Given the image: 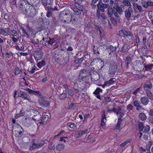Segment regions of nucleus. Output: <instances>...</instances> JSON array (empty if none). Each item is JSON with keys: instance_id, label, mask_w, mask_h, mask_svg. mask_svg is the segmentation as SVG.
<instances>
[{"instance_id": "obj_1", "label": "nucleus", "mask_w": 153, "mask_h": 153, "mask_svg": "<svg viewBox=\"0 0 153 153\" xmlns=\"http://www.w3.org/2000/svg\"><path fill=\"white\" fill-rule=\"evenodd\" d=\"M72 16L71 12L68 10H66L60 13L59 18L62 23H68L71 21Z\"/></svg>"}, {"instance_id": "obj_2", "label": "nucleus", "mask_w": 153, "mask_h": 153, "mask_svg": "<svg viewBox=\"0 0 153 153\" xmlns=\"http://www.w3.org/2000/svg\"><path fill=\"white\" fill-rule=\"evenodd\" d=\"M79 79H73L70 82L71 86L74 85L73 87H72L69 89L67 92L68 94L70 96H72L75 94L79 92V89L78 84L81 81Z\"/></svg>"}, {"instance_id": "obj_3", "label": "nucleus", "mask_w": 153, "mask_h": 153, "mask_svg": "<svg viewBox=\"0 0 153 153\" xmlns=\"http://www.w3.org/2000/svg\"><path fill=\"white\" fill-rule=\"evenodd\" d=\"M13 134L17 137H19L23 134V129L21 126L18 123L15 124L12 129Z\"/></svg>"}, {"instance_id": "obj_4", "label": "nucleus", "mask_w": 153, "mask_h": 153, "mask_svg": "<svg viewBox=\"0 0 153 153\" xmlns=\"http://www.w3.org/2000/svg\"><path fill=\"white\" fill-rule=\"evenodd\" d=\"M71 8L77 15H79L83 12L84 7L82 4H74V6H71Z\"/></svg>"}, {"instance_id": "obj_5", "label": "nucleus", "mask_w": 153, "mask_h": 153, "mask_svg": "<svg viewBox=\"0 0 153 153\" xmlns=\"http://www.w3.org/2000/svg\"><path fill=\"white\" fill-rule=\"evenodd\" d=\"M23 13L30 17H34L36 13L35 8L33 7H30L28 9H25V11H23Z\"/></svg>"}, {"instance_id": "obj_6", "label": "nucleus", "mask_w": 153, "mask_h": 153, "mask_svg": "<svg viewBox=\"0 0 153 153\" xmlns=\"http://www.w3.org/2000/svg\"><path fill=\"white\" fill-rule=\"evenodd\" d=\"M133 10L131 7H128L124 11L125 16L127 20H129L132 16Z\"/></svg>"}, {"instance_id": "obj_7", "label": "nucleus", "mask_w": 153, "mask_h": 153, "mask_svg": "<svg viewBox=\"0 0 153 153\" xmlns=\"http://www.w3.org/2000/svg\"><path fill=\"white\" fill-rule=\"evenodd\" d=\"M143 64V62H142L140 60H136L132 64V68L135 70L136 71H141V67Z\"/></svg>"}, {"instance_id": "obj_8", "label": "nucleus", "mask_w": 153, "mask_h": 153, "mask_svg": "<svg viewBox=\"0 0 153 153\" xmlns=\"http://www.w3.org/2000/svg\"><path fill=\"white\" fill-rule=\"evenodd\" d=\"M117 70V66L116 63L114 62H112L109 66L108 73L112 75L115 74Z\"/></svg>"}, {"instance_id": "obj_9", "label": "nucleus", "mask_w": 153, "mask_h": 153, "mask_svg": "<svg viewBox=\"0 0 153 153\" xmlns=\"http://www.w3.org/2000/svg\"><path fill=\"white\" fill-rule=\"evenodd\" d=\"M45 143V141L43 140L37 143H33L30 147V149L33 150L36 149H39V148L42 147L43 146Z\"/></svg>"}, {"instance_id": "obj_10", "label": "nucleus", "mask_w": 153, "mask_h": 153, "mask_svg": "<svg viewBox=\"0 0 153 153\" xmlns=\"http://www.w3.org/2000/svg\"><path fill=\"white\" fill-rule=\"evenodd\" d=\"M91 79L92 81H97L100 78L99 74L95 71L91 70L90 71Z\"/></svg>"}, {"instance_id": "obj_11", "label": "nucleus", "mask_w": 153, "mask_h": 153, "mask_svg": "<svg viewBox=\"0 0 153 153\" xmlns=\"http://www.w3.org/2000/svg\"><path fill=\"white\" fill-rule=\"evenodd\" d=\"M45 9L47 10V12L46 16L48 17H51L52 16V12L54 10H57V8L56 7L54 8L51 7L45 8Z\"/></svg>"}, {"instance_id": "obj_12", "label": "nucleus", "mask_w": 153, "mask_h": 153, "mask_svg": "<svg viewBox=\"0 0 153 153\" xmlns=\"http://www.w3.org/2000/svg\"><path fill=\"white\" fill-rule=\"evenodd\" d=\"M53 0H41V2L45 8L53 6Z\"/></svg>"}, {"instance_id": "obj_13", "label": "nucleus", "mask_w": 153, "mask_h": 153, "mask_svg": "<svg viewBox=\"0 0 153 153\" xmlns=\"http://www.w3.org/2000/svg\"><path fill=\"white\" fill-rule=\"evenodd\" d=\"M43 53L41 51L36 50L34 53V57L36 60H39L42 58Z\"/></svg>"}, {"instance_id": "obj_14", "label": "nucleus", "mask_w": 153, "mask_h": 153, "mask_svg": "<svg viewBox=\"0 0 153 153\" xmlns=\"http://www.w3.org/2000/svg\"><path fill=\"white\" fill-rule=\"evenodd\" d=\"M25 0H20L18 4V7L19 9L21 11H25Z\"/></svg>"}, {"instance_id": "obj_15", "label": "nucleus", "mask_w": 153, "mask_h": 153, "mask_svg": "<svg viewBox=\"0 0 153 153\" xmlns=\"http://www.w3.org/2000/svg\"><path fill=\"white\" fill-rule=\"evenodd\" d=\"M19 97L25 100L30 101V96L28 95L26 93L23 92L22 91H20V96Z\"/></svg>"}, {"instance_id": "obj_16", "label": "nucleus", "mask_w": 153, "mask_h": 153, "mask_svg": "<svg viewBox=\"0 0 153 153\" xmlns=\"http://www.w3.org/2000/svg\"><path fill=\"white\" fill-rule=\"evenodd\" d=\"M95 62H102V60L98 58L94 59L93 61L91 63L90 65L91 70H94V67H95V65L94 63Z\"/></svg>"}, {"instance_id": "obj_17", "label": "nucleus", "mask_w": 153, "mask_h": 153, "mask_svg": "<svg viewBox=\"0 0 153 153\" xmlns=\"http://www.w3.org/2000/svg\"><path fill=\"white\" fill-rule=\"evenodd\" d=\"M39 102L42 106L47 107L49 105V102L47 100H45L40 98L39 100Z\"/></svg>"}, {"instance_id": "obj_18", "label": "nucleus", "mask_w": 153, "mask_h": 153, "mask_svg": "<svg viewBox=\"0 0 153 153\" xmlns=\"http://www.w3.org/2000/svg\"><path fill=\"white\" fill-rule=\"evenodd\" d=\"M89 73L84 69L81 70L79 72V77L80 78H83L88 76Z\"/></svg>"}, {"instance_id": "obj_19", "label": "nucleus", "mask_w": 153, "mask_h": 153, "mask_svg": "<svg viewBox=\"0 0 153 153\" xmlns=\"http://www.w3.org/2000/svg\"><path fill=\"white\" fill-rule=\"evenodd\" d=\"M117 49V47H114L111 45H109L106 47V49L109 55L111 54V53L115 51Z\"/></svg>"}, {"instance_id": "obj_20", "label": "nucleus", "mask_w": 153, "mask_h": 153, "mask_svg": "<svg viewBox=\"0 0 153 153\" xmlns=\"http://www.w3.org/2000/svg\"><path fill=\"white\" fill-rule=\"evenodd\" d=\"M140 100L141 103L144 105H147L149 102L148 98L146 96L142 97L140 98Z\"/></svg>"}, {"instance_id": "obj_21", "label": "nucleus", "mask_w": 153, "mask_h": 153, "mask_svg": "<svg viewBox=\"0 0 153 153\" xmlns=\"http://www.w3.org/2000/svg\"><path fill=\"white\" fill-rule=\"evenodd\" d=\"M27 90L29 93L31 95L34 94L39 97L41 95V94L39 91H34L29 88L27 89Z\"/></svg>"}, {"instance_id": "obj_22", "label": "nucleus", "mask_w": 153, "mask_h": 153, "mask_svg": "<svg viewBox=\"0 0 153 153\" xmlns=\"http://www.w3.org/2000/svg\"><path fill=\"white\" fill-rule=\"evenodd\" d=\"M110 20L112 24L115 26H117V23L120 22V18L114 19L112 17L111 18Z\"/></svg>"}, {"instance_id": "obj_23", "label": "nucleus", "mask_w": 153, "mask_h": 153, "mask_svg": "<svg viewBox=\"0 0 153 153\" xmlns=\"http://www.w3.org/2000/svg\"><path fill=\"white\" fill-rule=\"evenodd\" d=\"M35 114H36V116H33L32 119L34 120L38 121L40 120L41 118V116L38 111H35Z\"/></svg>"}, {"instance_id": "obj_24", "label": "nucleus", "mask_w": 153, "mask_h": 153, "mask_svg": "<svg viewBox=\"0 0 153 153\" xmlns=\"http://www.w3.org/2000/svg\"><path fill=\"white\" fill-rule=\"evenodd\" d=\"M152 87V85L150 83L149 84H145L143 86L144 90L145 91L146 93L150 91V90Z\"/></svg>"}, {"instance_id": "obj_25", "label": "nucleus", "mask_w": 153, "mask_h": 153, "mask_svg": "<svg viewBox=\"0 0 153 153\" xmlns=\"http://www.w3.org/2000/svg\"><path fill=\"white\" fill-rule=\"evenodd\" d=\"M133 8L134 9H137L139 10V11L140 12L143 11L142 7L140 5L137 4V3H132Z\"/></svg>"}, {"instance_id": "obj_26", "label": "nucleus", "mask_w": 153, "mask_h": 153, "mask_svg": "<svg viewBox=\"0 0 153 153\" xmlns=\"http://www.w3.org/2000/svg\"><path fill=\"white\" fill-rule=\"evenodd\" d=\"M115 10L113 9L112 7H109L108 8V15L109 17L111 16Z\"/></svg>"}, {"instance_id": "obj_27", "label": "nucleus", "mask_w": 153, "mask_h": 153, "mask_svg": "<svg viewBox=\"0 0 153 153\" xmlns=\"http://www.w3.org/2000/svg\"><path fill=\"white\" fill-rule=\"evenodd\" d=\"M114 79L111 78L109 80L105 82V85L107 86H108L114 84L115 82V81L114 80Z\"/></svg>"}, {"instance_id": "obj_28", "label": "nucleus", "mask_w": 153, "mask_h": 153, "mask_svg": "<svg viewBox=\"0 0 153 153\" xmlns=\"http://www.w3.org/2000/svg\"><path fill=\"white\" fill-rule=\"evenodd\" d=\"M61 55H59L58 56V55L55 54L54 56V59L55 61L59 64H61L62 63L60 62L61 59Z\"/></svg>"}, {"instance_id": "obj_29", "label": "nucleus", "mask_w": 153, "mask_h": 153, "mask_svg": "<svg viewBox=\"0 0 153 153\" xmlns=\"http://www.w3.org/2000/svg\"><path fill=\"white\" fill-rule=\"evenodd\" d=\"M40 0H31L30 2L28 1L29 4L31 6L33 5H36L40 3Z\"/></svg>"}, {"instance_id": "obj_30", "label": "nucleus", "mask_w": 153, "mask_h": 153, "mask_svg": "<svg viewBox=\"0 0 153 153\" xmlns=\"http://www.w3.org/2000/svg\"><path fill=\"white\" fill-rule=\"evenodd\" d=\"M138 116L139 119L142 120H145L146 119V116L143 113H140L139 114Z\"/></svg>"}, {"instance_id": "obj_31", "label": "nucleus", "mask_w": 153, "mask_h": 153, "mask_svg": "<svg viewBox=\"0 0 153 153\" xmlns=\"http://www.w3.org/2000/svg\"><path fill=\"white\" fill-rule=\"evenodd\" d=\"M49 118L48 115H45L44 116L43 119H42V121L40 122L39 123L40 124H43L45 123H46L48 121Z\"/></svg>"}, {"instance_id": "obj_32", "label": "nucleus", "mask_w": 153, "mask_h": 153, "mask_svg": "<svg viewBox=\"0 0 153 153\" xmlns=\"http://www.w3.org/2000/svg\"><path fill=\"white\" fill-rule=\"evenodd\" d=\"M45 60H42L41 61L39 62L37 64V66L39 68H41L42 67L45 65Z\"/></svg>"}, {"instance_id": "obj_33", "label": "nucleus", "mask_w": 153, "mask_h": 153, "mask_svg": "<svg viewBox=\"0 0 153 153\" xmlns=\"http://www.w3.org/2000/svg\"><path fill=\"white\" fill-rule=\"evenodd\" d=\"M87 131L88 129H86L84 131L80 130L77 132L76 135L77 136V137H78L85 134L87 132Z\"/></svg>"}, {"instance_id": "obj_34", "label": "nucleus", "mask_w": 153, "mask_h": 153, "mask_svg": "<svg viewBox=\"0 0 153 153\" xmlns=\"http://www.w3.org/2000/svg\"><path fill=\"white\" fill-rule=\"evenodd\" d=\"M146 94L148 98L151 100H153V94L150 91L146 92Z\"/></svg>"}, {"instance_id": "obj_35", "label": "nucleus", "mask_w": 153, "mask_h": 153, "mask_svg": "<svg viewBox=\"0 0 153 153\" xmlns=\"http://www.w3.org/2000/svg\"><path fill=\"white\" fill-rule=\"evenodd\" d=\"M49 38L47 37L45 38L43 37L42 39L40 41V43L42 42V44L45 45H46L47 44L46 43H48V40Z\"/></svg>"}, {"instance_id": "obj_36", "label": "nucleus", "mask_w": 153, "mask_h": 153, "mask_svg": "<svg viewBox=\"0 0 153 153\" xmlns=\"http://www.w3.org/2000/svg\"><path fill=\"white\" fill-rule=\"evenodd\" d=\"M48 149L50 150H54L55 149V147L54 144L51 143L48 145Z\"/></svg>"}, {"instance_id": "obj_37", "label": "nucleus", "mask_w": 153, "mask_h": 153, "mask_svg": "<svg viewBox=\"0 0 153 153\" xmlns=\"http://www.w3.org/2000/svg\"><path fill=\"white\" fill-rule=\"evenodd\" d=\"M120 34L123 33V35L124 36H131V34L129 32H127L125 30H122L120 31Z\"/></svg>"}, {"instance_id": "obj_38", "label": "nucleus", "mask_w": 153, "mask_h": 153, "mask_svg": "<svg viewBox=\"0 0 153 153\" xmlns=\"http://www.w3.org/2000/svg\"><path fill=\"white\" fill-rule=\"evenodd\" d=\"M115 7H114V9L116 10V12L119 13L120 15L122 14L123 11L122 9L120 7H117L115 8Z\"/></svg>"}, {"instance_id": "obj_39", "label": "nucleus", "mask_w": 153, "mask_h": 153, "mask_svg": "<svg viewBox=\"0 0 153 153\" xmlns=\"http://www.w3.org/2000/svg\"><path fill=\"white\" fill-rule=\"evenodd\" d=\"M123 3L126 6L128 7H131V5L130 1L127 0H124L123 1Z\"/></svg>"}, {"instance_id": "obj_40", "label": "nucleus", "mask_w": 153, "mask_h": 153, "mask_svg": "<svg viewBox=\"0 0 153 153\" xmlns=\"http://www.w3.org/2000/svg\"><path fill=\"white\" fill-rule=\"evenodd\" d=\"M64 147L65 145L63 143L59 144L56 146L57 150H62L64 149Z\"/></svg>"}, {"instance_id": "obj_41", "label": "nucleus", "mask_w": 153, "mask_h": 153, "mask_svg": "<svg viewBox=\"0 0 153 153\" xmlns=\"http://www.w3.org/2000/svg\"><path fill=\"white\" fill-rule=\"evenodd\" d=\"M121 111V108L120 107H117V108H113V112L116 113L117 114H118L119 112Z\"/></svg>"}, {"instance_id": "obj_42", "label": "nucleus", "mask_w": 153, "mask_h": 153, "mask_svg": "<svg viewBox=\"0 0 153 153\" xmlns=\"http://www.w3.org/2000/svg\"><path fill=\"white\" fill-rule=\"evenodd\" d=\"M153 67V64H150L144 66V68L145 70L147 71H149L151 70Z\"/></svg>"}, {"instance_id": "obj_43", "label": "nucleus", "mask_w": 153, "mask_h": 153, "mask_svg": "<svg viewBox=\"0 0 153 153\" xmlns=\"http://www.w3.org/2000/svg\"><path fill=\"white\" fill-rule=\"evenodd\" d=\"M128 46L127 45H125L122 48L121 51L122 52H125L126 51H128L129 48H128Z\"/></svg>"}, {"instance_id": "obj_44", "label": "nucleus", "mask_w": 153, "mask_h": 153, "mask_svg": "<svg viewBox=\"0 0 153 153\" xmlns=\"http://www.w3.org/2000/svg\"><path fill=\"white\" fill-rule=\"evenodd\" d=\"M143 123L140 122H139L138 127L139 131H143Z\"/></svg>"}, {"instance_id": "obj_45", "label": "nucleus", "mask_w": 153, "mask_h": 153, "mask_svg": "<svg viewBox=\"0 0 153 153\" xmlns=\"http://www.w3.org/2000/svg\"><path fill=\"white\" fill-rule=\"evenodd\" d=\"M10 33L12 36H17L19 35L16 30H10Z\"/></svg>"}, {"instance_id": "obj_46", "label": "nucleus", "mask_w": 153, "mask_h": 153, "mask_svg": "<svg viewBox=\"0 0 153 153\" xmlns=\"http://www.w3.org/2000/svg\"><path fill=\"white\" fill-rule=\"evenodd\" d=\"M132 59L129 56L126 57L125 59V63L127 64H130L131 62Z\"/></svg>"}, {"instance_id": "obj_47", "label": "nucleus", "mask_w": 153, "mask_h": 153, "mask_svg": "<svg viewBox=\"0 0 153 153\" xmlns=\"http://www.w3.org/2000/svg\"><path fill=\"white\" fill-rule=\"evenodd\" d=\"M143 129L144 130V133H147L150 130V126L148 125H146L144 127Z\"/></svg>"}, {"instance_id": "obj_48", "label": "nucleus", "mask_w": 153, "mask_h": 153, "mask_svg": "<svg viewBox=\"0 0 153 153\" xmlns=\"http://www.w3.org/2000/svg\"><path fill=\"white\" fill-rule=\"evenodd\" d=\"M49 40L48 41V44L50 45H53L55 42V40L53 38H49Z\"/></svg>"}, {"instance_id": "obj_49", "label": "nucleus", "mask_w": 153, "mask_h": 153, "mask_svg": "<svg viewBox=\"0 0 153 153\" xmlns=\"http://www.w3.org/2000/svg\"><path fill=\"white\" fill-rule=\"evenodd\" d=\"M1 33L4 36H7L8 35L7 32L5 31L4 29L1 28L0 29Z\"/></svg>"}, {"instance_id": "obj_50", "label": "nucleus", "mask_w": 153, "mask_h": 153, "mask_svg": "<svg viewBox=\"0 0 153 153\" xmlns=\"http://www.w3.org/2000/svg\"><path fill=\"white\" fill-rule=\"evenodd\" d=\"M14 71L15 74L17 75L19 74L21 72H22V71L21 70H19V68L18 67H16L15 68Z\"/></svg>"}, {"instance_id": "obj_51", "label": "nucleus", "mask_w": 153, "mask_h": 153, "mask_svg": "<svg viewBox=\"0 0 153 153\" xmlns=\"http://www.w3.org/2000/svg\"><path fill=\"white\" fill-rule=\"evenodd\" d=\"M67 126L72 128H74L76 126L75 124L72 123H68L67 124Z\"/></svg>"}, {"instance_id": "obj_52", "label": "nucleus", "mask_w": 153, "mask_h": 153, "mask_svg": "<svg viewBox=\"0 0 153 153\" xmlns=\"http://www.w3.org/2000/svg\"><path fill=\"white\" fill-rule=\"evenodd\" d=\"M153 142L151 141H149V144L147 145L146 150L149 151L151 146L152 145Z\"/></svg>"}, {"instance_id": "obj_53", "label": "nucleus", "mask_w": 153, "mask_h": 153, "mask_svg": "<svg viewBox=\"0 0 153 153\" xmlns=\"http://www.w3.org/2000/svg\"><path fill=\"white\" fill-rule=\"evenodd\" d=\"M102 90L100 88H97L95 91L93 92V94H100L99 92L102 91Z\"/></svg>"}, {"instance_id": "obj_54", "label": "nucleus", "mask_w": 153, "mask_h": 153, "mask_svg": "<svg viewBox=\"0 0 153 153\" xmlns=\"http://www.w3.org/2000/svg\"><path fill=\"white\" fill-rule=\"evenodd\" d=\"M121 124V121H120V120H118V122L117 123L115 127V129L117 130H119L121 127V126H120Z\"/></svg>"}, {"instance_id": "obj_55", "label": "nucleus", "mask_w": 153, "mask_h": 153, "mask_svg": "<svg viewBox=\"0 0 153 153\" xmlns=\"http://www.w3.org/2000/svg\"><path fill=\"white\" fill-rule=\"evenodd\" d=\"M97 6L99 9V10H100L102 12H104L105 11V9L102 7L101 5V4H100L99 3L97 4Z\"/></svg>"}, {"instance_id": "obj_56", "label": "nucleus", "mask_w": 153, "mask_h": 153, "mask_svg": "<svg viewBox=\"0 0 153 153\" xmlns=\"http://www.w3.org/2000/svg\"><path fill=\"white\" fill-rule=\"evenodd\" d=\"M135 37H136V39L135 40L134 45L135 46H137L138 45V43L139 42V38L137 35L135 36Z\"/></svg>"}, {"instance_id": "obj_57", "label": "nucleus", "mask_w": 153, "mask_h": 153, "mask_svg": "<svg viewBox=\"0 0 153 153\" xmlns=\"http://www.w3.org/2000/svg\"><path fill=\"white\" fill-rule=\"evenodd\" d=\"M119 114H120V116L118 120H120L121 121L122 120V118L124 114V113L123 112L120 111Z\"/></svg>"}, {"instance_id": "obj_58", "label": "nucleus", "mask_w": 153, "mask_h": 153, "mask_svg": "<svg viewBox=\"0 0 153 153\" xmlns=\"http://www.w3.org/2000/svg\"><path fill=\"white\" fill-rule=\"evenodd\" d=\"M129 142L130 141L129 140H126L120 144V146L122 147H124L126 144L129 143Z\"/></svg>"}, {"instance_id": "obj_59", "label": "nucleus", "mask_w": 153, "mask_h": 153, "mask_svg": "<svg viewBox=\"0 0 153 153\" xmlns=\"http://www.w3.org/2000/svg\"><path fill=\"white\" fill-rule=\"evenodd\" d=\"M106 118L105 113L102 116L101 121L106 122Z\"/></svg>"}, {"instance_id": "obj_60", "label": "nucleus", "mask_w": 153, "mask_h": 153, "mask_svg": "<svg viewBox=\"0 0 153 153\" xmlns=\"http://www.w3.org/2000/svg\"><path fill=\"white\" fill-rule=\"evenodd\" d=\"M143 6L145 8H147L148 7V1L146 2L144 1L142 3Z\"/></svg>"}, {"instance_id": "obj_61", "label": "nucleus", "mask_w": 153, "mask_h": 153, "mask_svg": "<svg viewBox=\"0 0 153 153\" xmlns=\"http://www.w3.org/2000/svg\"><path fill=\"white\" fill-rule=\"evenodd\" d=\"M140 90V88H137L134 91L132 94H134L136 95L137 93Z\"/></svg>"}, {"instance_id": "obj_62", "label": "nucleus", "mask_w": 153, "mask_h": 153, "mask_svg": "<svg viewBox=\"0 0 153 153\" xmlns=\"http://www.w3.org/2000/svg\"><path fill=\"white\" fill-rule=\"evenodd\" d=\"M82 0H74V4H82Z\"/></svg>"}, {"instance_id": "obj_63", "label": "nucleus", "mask_w": 153, "mask_h": 153, "mask_svg": "<svg viewBox=\"0 0 153 153\" xmlns=\"http://www.w3.org/2000/svg\"><path fill=\"white\" fill-rule=\"evenodd\" d=\"M133 107L132 105L131 104H128L127 106V109L128 111H130L133 108Z\"/></svg>"}, {"instance_id": "obj_64", "label": "nucleus", "mask_w": 153, "mask_h": 153, "mask_svg": "<svg viewBox=\"0 0 153 153\" xmlns=\"http://www.w3.org/2000/svg\"><path fill=\"white\" fill-rule=\"evenodd\" d=\"M67 94H61L60 96V97L61 99L62 100L64 99L66 97Z\"/></svg>"}]
</instances>
